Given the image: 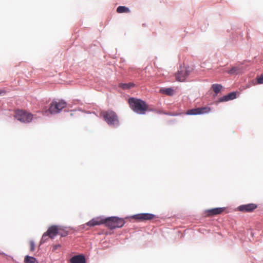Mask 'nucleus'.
Wrapping results in <instances>:
<instances>
[{"label": "nucleus", "mask_w": 263, "mask_h": 263, "mask_svg": "<svg viewBox=\"0 0 263 263\" xmlns=\"http://www.w3.org/2000/svg\"><path fill=\"white\" fill-rule=\"evenodd\" d=\"M25 263H38L36 259L33 257L26 256L25 258Z\"/></svg>", "instance_id": "20"}, {"label": "nucleus", "mask_w": 263, "mask_h": 263, "mask_svg": "<svg viewBox=\"0 0 263 263\" xmlns=\"http://www.w3.org/2000/svg\"><path fill=\"white\" fill-rule=\"evenodd\" d=\"M190 70L186 67H181L180 70L176 74V80L182 82L186 80V77L189 75Z\"/></svg>", "instance_id": "7"}, {"label": "nucleus", "mask_w": 263, "mask_h": 263, "mask_svg": "<svg viewBox=\"0 0 263 263\" xmlns=\"http://www.w3.org/2000/svg\"><path fill=\"white\" fill-rule=\"evenodd\" d=\"M257 208V204L255 203H249L239 206L238 210L242 212H252Z\"/></svg>", "instance_id": "10"}, {"label": "nucleus", "mask_w": 263, "mask_h": 263, "mask_svg": "<svg viewBox=\"0 0 263 263\" xmlns=\"http://www.w3.org/2000/svg\"><path fill=\"white\" fill-rule=\"evenodd\" d=\"M238 94V92L236 91H234L228 93V95L223 96L219 99L218 102H226L230 100H232L237 97V95Z\"/></svg>", "instance_id": "12"}, {"label": "nucleus", "mask_w": 263, "mask_h": 263, "mask_svg": "<svg viewBox=\"0 0 263 263\" xmlns=\"http://www.w3.org/2000/svg\"><path fill=\"white\" fill-rule=\"evenodd\" d=\"M15 117L22 122H29L33 118L32 114L22 110H18L15 112Z\"/></svg>", "instance_id": "4"}, {"label": "nucleus", "mask_w": 263, "mask_h": 263, "mask_svg": "<svg viewBox=\"0 0 263 263\" xmlns=\"http://www.w3.org/2000/svg\"><path fill=\"white\" fill-rule=\"evenodd\" d=\"M224 208H216L210 209L206 211V214L208 216H213L214 215L221 214L224 211Z\"/></svg>", "instance_id": "13"}, {"label": "nucleus", "mask_w": 263, "mask_h": 263, "mask_svg": "<svg viewBox=\"0 0 263 263\" xmlns=\"http://www.w3.org/2000/svg\"><path fill=\"white\" fill-rule=\"evenodd\" d=\"M102 224H105V218L100 216L92 218L87 222L86 224L90 227H95L96 226H99Z\"/></svg>", "instance_id": "11"}, {"label": "nucleus", "mask_w": 263, "mask_h": 263, "mask_svg": "<svg viewBox=\"0 0 263 263\" xmlns=\"http://www.w3.org/2000/svg\"><path fill=\"white\" fill-rule=\"evenodd\" d=\"M30 244V250L31 251H34L35 250V244L34 242L31 240L29 242Z\"/></svg>", "instance_id": "22"}, {"label": "nucleus", "mask_w": 263, "mask_h": 263, "mask_svg": "<svg viewBox=\"0 0 263 263\" xmlns=\"http://www.w3.org/2000/svg\"><path fill=\"white\" fill-rule=\"evenodd\" d=\"M222 87V86L220 84H215L212 85V88L216 95L220 91Z\"/></svg>", "instance_id": "19"}, {"label": "nucleus", "mask_w": 263, "mask_h": 263, "mask_svg": "<svg viewBox=\"0 0 263 263\" xmlns=\"http://www.w3.org/2000/svg\"><path fill=\"white\" fill-rule=\"evenodd\" d=\"M47 235H48V237L51 239H53L57 235L60 234L62 236H66L67 233L64 234H61L59 232V228L57 226H50L48 230L46 232Z\"/></svg>", "instance_id": "8"}, {"label": "nucleus", "mask_w": 263, "mask_h": 263, "mask_svg": "<svg viewBox=\"0 0 263 263\" xmlns=\"http://www.w3.org/2000/svg\"><path fill=\"white\" fill-rule=\"evenodd\" d=\"M85 258L82 255H76L70 259L71 263H85Z\"/></svg>", "instance_id": "14"}, {"label": "nucleus", "mask_w": 263, "mask_h": 263, "mask_svg": "<svg viewBox=\"0 0 263 263\" xmlns=\"http://www.w3.org/2000/svg\"><path fill=\"white\" fill-rule=\"evenodd\" d=\"M160 92L169 96H172L174 94L175 91L172 88H162L160 89Z\"/></svg>", "instance_id": "15"}, {"label": "nucleus", "mask_w": 263, "mask_h": 263, "mask_svg": "<svg viewBox=\"0 0 263 263\" xmlns=\"http://www.w3.org/2000/svg\"><path fill=\"white\" fill-rule=\"evenodd\" d=\"M48 238H49L48 235H47V233L46 232L44 233L42 237V238H41V240L40 241V243L42 244V243H44L45 242H46L47 240H48Z\"/></svg>", "instance_id": "21"}, {"label": "nucleus", "mask_w": 263, "mask_h": 263, "mask_svg": "<svg viewBox=\"0 0 263 263\" xmlns=\"http://www.w3.org/2000/svg\"><path fill=\"white\" fill-rule=\"evenodd\" d=\"M104 120L110 126L116 127L119 125V121L116 113L112 111H107L101 114Z\"/></svg>", "instance_id": "2"}, {"label": "nucleus", "mask_w": 263, "mask_h": 263, "mask_svg": "<svg viewBox=\"0 0 263 263\" xmlns=\"http://www.w3.org/2000/svg\"><path fill=\"white\" fill-rule=\"evenodd\" d=\"M242 72V68L239 67H233L229 71V73L231 74H237Z\"/></svg>", "instance_id": "16"}, {"label": "nucleus", "mask_w": 263, "mask_h": 263, "mask_svg": "<svg viewBox=\"0 0 263 263\" xmlns=\"http://www.w3.org/2000/svg\"><path fill=\"white\" fill-rule=\"evenodd\" d=\"M155 216L152 214L149 213H141L135 215L133 218L135 219L143 221L145 220H149L153 219Z\"/></svg>", "instance_id": "9"}, {"label": "nucleus", "mask_w": 263, "mask_h": 263, "mask_svg": "<svg viewBox=\"0 0 263 263\" xmlns=\"http://www.w3.org/2000/svg\"><path fill=\"white\" fill-rule=\"evenodd\" d=\"M211 110L210 107L204 106L190 109L186 114L188 115H197L209 113Z\"/></svg>", "instance_id": "6"}, {"label": "nucleus", "mask_w": 263, "mask_h": 263, "mask_svg": "<svg viewBox=\"0 0 263 263\" xmlns=\"http://www.w3.org/2000/svg\"><path fill=\"white\" fill-rule=\"evenodd\" d=\"M3 93H5V91L2 90H0V96Z\"/></svg>", "instance_id": "24"}, {"label": "nucleus", "mask_w": 263, "mask_h": 263, "mask_svg": "<svg viewBox=\"0 0 263 263\" xmlns=\"http://www.w3.org/2000/svg\"><path fill=\"white\" fill-rule=\"evenodd\" d=\"M256 82H263V75H261L260 77H257L256 78Z\"/></svg>", "instance_id": "23"}, {"label": "nucleus", "mask_w": 263, "mask_h": 263, "mask_svg": "<svg viewBox=\"0 0 263 263\" xmlns=\"http://www.w3.org/2000/svg\"><path fill=\"white\" fill-rule=\"evenodd\" d=\"M128 103L131 109L137 114H145L147 110V104L140 99L130 98L128 100Z\"/></svg>", "instance_id": "1"}, {"label": "nucleus", "mask_w": 263, "mask_h": 263, "mask_svg": "<svg viewBox=\"0 0 263 263\" xmlns=\"http://www.w3.org/2000/svg\"><path fill=\"white\" fill-rule=\"evenodd\" d=\"M117 12L119 13H129V9L125 6H119L117 9Z\"/></svg>", "instance_id": "17"}, {"label": "nucleus", "mask_w": 263, "mask_h": 263, "mask_svg": "<svg viewBox=\"0 0 263 263\" xmlns=\"http://www.w3.org/2000/svg\"><path fill=\"white\" fill-rule=\"evenodd\" d=\"M125 223L123 219L116 217L105 218V226L110 229L121 228Z\"/></svg>", "instance_id": "3"}, {"label": "nucleus", "mask_w": 263, "mask_h": 263, "mask_svg": "<svg viewBox=\"0 0 263 263\" xmlns=\"http://www.w3.org/2000/svg\"><path fill=\"white\" fill-rule=\"evenodd\" d=\"M66 105V102L63 101H52L48 109V111L51 114L59 112Z\"/></svg>", "instance_id": "5"}, {"label": "nucleus", "mask_w": 263, "mask_h": 263, "mask_svg": "<svg viewBox=\"0 0 263 263\" xmlns=\"http://www.w3.org/2000/svg\"><path fill=\"white\" fill-rule=\"evenodd\" d=\"M135 86L134 83H120V87L123 89H130Z\"/></svg>", "instance_id": "18"}]
</instances>
